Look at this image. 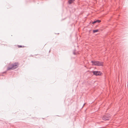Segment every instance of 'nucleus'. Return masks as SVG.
I'll use <instances>...</instances> for the list:
<instances>
[{"label": "nucleus", "instance_id": "4", "mask_svg": "<svg viewBox=\"0 0 128 128\" xmlns=\"http://www.w3.org/2000/svg\"><path fill=\"white\" fill-rule=\"evenodd\" d=\"M93 73L96 76H99L101 75V73L100 72L97 71H94Z\"/></svg>", "mask_w": 128, "mask_h": 128}, {"label": "nucleus", "instance_id": "7", "mask_svg": "<svg viewBox=\"0 0 128 128\" xmlns=\"http://www.w3.org/2000/svg\"><path fill=\"white\" fill-rule=\"evenodd\" d=\"M98 30H93V32L94 33H95V32H98Z\"/></svg>", "mask_w": 128, "mask_h": 128}, {"label": "nucleus", "instance_id": "8", "mask_svg": "<svg viewBox=\"0 0 128 128\" xmlns=\"http://www.w3.org/2000/svg\"><path fill=\"white\" fill-rule=\"evenodd\" d=\"M18 46V47H19V48L22 47V46Z\"/></svg>", "mask_w": 128, "mask_h": 128}, {"label": "nucleus", "instance_id": "3", "mask_svg": "<svg viewBox=\"0 0 128 128\" xmlns=\"http://www.w3.org/2000/svg\"><path fill=\"white\" fill-rule=\"evenodd\" d=\"M110 118V114H106L104 115L102 117V119L105 120H109Z\"/></svg>", "mask_w": 128, "mask_h": 128}, {"label": "nucleus", "instance_id": "1", "mask_svg": "<svg viewBox=\"0 0 128 128\" xmlns=\"http://www.w3.org/2000/svg\"><path fill=\"white\" fill-rule=\"evenodd\" d=\"M91 62L92 63V65L98 66H102L103 62H100L98 61H92Z\"/></svg>", "mask_w": 128, "mask_h": 128}, {"label": "nucleus", "instance_id": "5", "mask_svg": "<svg viewBox=\"0 0 128 128\" xmlns=\"http://www.w3.org/2000/svg\"><path fill=\"white\" fill-rule=\"evenodd\" d=\"M68 2L69 4H71L73 3L75 1V0H68Z\"/></svg>", "mask_w": 128, "mask_h": 128}, {"label": "nucleus", "instance_id": "9", "mask_svg": "<svg viewBox=\"0 0 128 128\" xmlns=\"http://www.w3.org/2000/svg\"><path fill=\"white\" fill-rule=\"evenodd\" d=\"M73 54H76V53L75 52H73Z\"/></svg>", "mask_w": 128, "mask_h": 128}, {"label": "nucleus", "instance_id": "6", "mask_svg": "<svg viewBox=\"0 0 128 128\" xmlns=\"http://www.w3.org/2000/svg\"><path fill=\"white\" fill-rule=\"evenodd\" d=\"M101 22L100 20H95L93 22H92V24H94L97 22Z\"/></svg>", "mask_w": 128, "mask_h": 128}, {"label": "nucleus", "instance_id": "2", "mask_svg": "<svg viewBox=\"0 0 128 128\" xmlns=\"http://www.w3.org/2000/svg\"><path fill=\"white\" fill-rule=\"evenodd\" d=\"M18 65V63H15L13 64H12L10 67H8L7 68L8 70H10L11 69H14L17 68Z\"/></svg>", "mask_w": 128, "mask_h": 128}]
</instances>
